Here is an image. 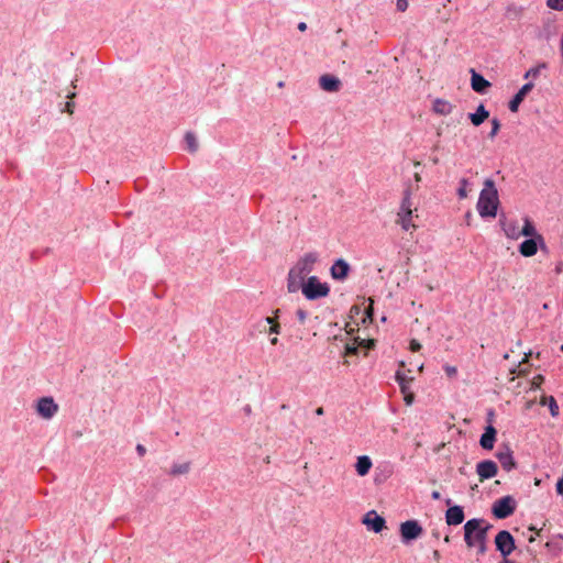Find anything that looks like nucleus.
Instances as JSON below:
<instances>
[{"label":"nucleus","mask_w":563,"mask_h":563,"mask_svg":"<svg viewBox=\"0 0 563 563\" xmlns=\"http://www.w3.org/2000/svg\"><path fill=\"white\" fill-rule=\"evenodd\" d=\"M319 261L317 252H307L300 256L290 267L287 275V290L290 294L299 291L300 287L308 279V275L314 269V265Z\"/></svg>","instance_id":"f257e3e1"},{"label":"nucleus","mask_w":563,"mask_h":563,"mask_svg":"<svg viewBox=\"0 0 563 563\" xmlns=\"http://www.w3.org/2000/svg\"><path fill=\"white\" fill-rule=\"evenodd\" d=\"M499 207L498 190L493 179L484 180V187L479 192L476 209L482 218H495Z\"/></svg>","instance_id":"f03ea898"},{"label":"nucleus","mask_w":563,"mask_h":563,"mask_svg":"<svg viewBox=\"0 0 563 563\" xmlns=\"http://www.w3.org/2000/svg\"><path fill=\"white\" fill-rule=\"evenodd\" d=\"M418 209L413 207L411 190L406 189L397 212V224L406 232L415 231L417 225L413 223V217H418Z\"/></svg>","instance_id":"7ed1b4c3"},{"label":"nucleus","mask_w":563,"mask_h":563,"mask_svg":"<svg viewBox=\"0 0 563 563\" xmlns=\"http://www.w3.org/2000/svg\"><path fill=\"white\" fill-rule=\"evenodd\" d=\"M490 525L483 519H471L464 525V540L468 548H475L477 543L486 541Z\"/></svg>","instance_id":"20e7f679"},{"label":"nucleus","mask_w":563,"mask_h":563,"mask_svg":"<svg viewBox=\"0 0 563 563\" xmlns=\"http://www.w3.org/2000/svg\"><path fill=\"white\" fill-rule=\"evenodd\" d=\"M299 290H301L306 299L318 300L329 296L330 286L328 283L321 282L317 276H309Z\"/></svg>","instance_id":"39448f33"},{"label":"nucleus","mask_w":563,"mask_h":563,"mask_svg":"<svg viewBox=\"0 0 563 563\" xmlns=\"http://www.w3.org/2000/svg\"><path fill=\"white\" fill-rule=\"evenodd\" d=\"M516 501L511 496H505L496 500L493 505V514L498 519H505L514 514Z\"/></svg>","instance_id":"423d86ee"},{"label":"nucleus","mask_w":563,"mask_h":563,"mask_svg":"<svg viewBox=\"0 0 563 563\" xmlns=\"http://www.w3.org/2000/svg\"><path fill=\"white\" fill-rule=\"evenodd\" d=\"M495 544L504 559H507L516 548L515 539L507 530H501L497 533L495 537Z\"/></svg>","instance_id":"0eeeda50"},{"label":"nucleus","mask_w":563,"mask_h":563,"mask_svg":"<svg viewBox=\"0 0 563 563\" xmlns=\"http://www.w3.org/2000/svg\"><path fill=\"white\" fill-rule=\"evenodd\" d=\"M422 527L416 520H408L400 525V536L402 542H409L418 539L422 534Z\"/></svg>","instance_id":"6e6552de"},{"label":"nucleus","mask_w":563,"mask_h":563,"mask_svg":"<svg viewBox=\"0 0 563 563\" xmlns=\"http://www.w3.org/2000/svg\"><path fill=\"white\" fill-rule=\"evenodd\" d=\"M58 411V405L52 397H43L36 404V412L44 419H52Z\"/></svg>","instance_id":"1a4fd4ad"},{"label":"nucleus","mask_w":563,"mask_h":563,"mask_svg":"<svg viewBox=\"0 0 563 563\" xmlns=\"http://www.w3.org/2000/svg\"><path fill=\"white\" fill-rule=\"evenodd\" d=\"M350 271V264L345 260L339 258L330 267V275L333 279L343 282L347 278Z\"/></svg>","instance_id":"9d476101"},{"label":"nucleus","mask_w":563,"mask_h":563,"mask_svg":"<svg viewBox=\"0 0 563 563\" xmlns=\"http://www.w3.org/2000/svg\"><path fill=\"white\" fill-rule=\"evenodd\" d=\"M497 471V464L490 460L482 461L476 465V473L481 482L495 477Z\"/></svg>","instance_id":"9b49d317"},{"label":"nucleus","mask_w":563,"mask_h":563,"mask_svg":"<svg viewBox=\"0 0 563 563\" xmlns=\"http://www.w3.org/2000/svg\"><path fill=\"white\" fill-rule=\"evenodd\" d=\"M539 244H543V238L541 235L525 240L519 245V252L525 257H531L537 254Z\"/></svg>","instance_id":"f8f14e48"},{"label":"nucleus","mask_w":563,"mask_h":563,"mask_svg":"<svg viewBox=\"0 0 563 563\" xmlns=\"http://www.w3.org/2000/svg\"><path fill=\"white\" fill-rule=\"evenodd\" d=\"M363 523L366 525L368 529L378 533L385 528L386 522L385 519L382 516L377 515L376 511L371 510L365 515Z\"/></svg>","instance_id":"ddd939ff"},{"label":"nucleus","mask_w":563,"mask_h":563,"mask_svg":"<svg viewBox=\"0 0 563 563\" xmlns=\"http://www.w3.org/2000/svg\"><path fill=\"white\" fill-rule=\"evenodd\" d=\"M500 224L507 238L511 240H518L520 238V227L517 220H508L504 218L500 219Z\"/></svg>","instance_id":"4468645a"},{"label":"nucleus","mask_w":563,"mask_h":563,"mask_svg":"<svg viewBox=\"0 0 563 563\" xmlns=\"http://www.w3.org/2000/svg\"><path fill=\"white\" fill-rule=\"evenodd\" d=\"M319 85L327 92H336L341 88L340 79L332 75H322L319 78Z\"/></svg>","instance_id":"2eb2a0df"},{"label":"nucleus","mask_w":563,"mask_h":563,"mask_svg":"<svg viewBox=\"0 0 563 563\" xmlns=\"http://www.w3.org/2000/svg\"><path fill=\"white\" fill-rule=\"evenodd\" d=\"M445 520L449 526H457L464 521V511L461 506H452L445 512Z\"/></svg>","instance_id":"dca6fc26"},{"label":"nucleus","mask_w":563,"mask_h":563,"mask_svg":"<svg viewBox=\"0 0 563 563\" xmlns=\"http://www.w3.org/2000/svg\"><path fill=\"white\" fill-rule=\"evenodd\" d=\"M471 87L477 93H485L487 88L490 87V82L486 80L482 75L476 73L474 69L471 70Z\"/></svg>","instance_id":"f3484780"},{"label":"nucleus","mask_w":563,"mask_h":563,"mask_svg":"<svg viewBox=\"0 0 563 563\" xmlns=\"http://www.w3.org/2000/svg\"><path fill=\"white\" fill-rule=\"evenodd\" d=\"M533 88V84L528 82L525 84L519 91L514 96V98L509 101V110L511 112H517L520 103L523 101L527 93Z\"/></svg>","instance_id":"a211bd4d"},{"label":"nucleus","mask_w":563,"mask_h":563,"mask_svg":"<svg viewBox=\"0 0 563 563\" xmlns=\"http://www.w3.org/2000/svg\"><path fill=\"white\" fill-rule=\"evenodd\" d=\"M496 429L489 424L485 428V432L482 434L479 444L485 450H492L496 440Z\"/></svg>","instance_id":"6ab92c4d"},{"label":"nucleus","mask_w":563,"mask_h":563,"mask_svg":"<svg viewBox=\"0 0 563 563\" xmlns=\"http://www.w3.org/2000/svg\"><path fill=\"white\" fill-rule=\"evenodd\" d=\"M496 456L506 471H510L515 467L516 464L514 461L512 452L509 448L506 446L504 450H499Z\"/></svg>","instance_id":"aec40b11"},{"label":"nucleus","mask_w":563,"mask_h":563,"mask_svg":"<svg viewBox=\"0 0 563 563\" xmlns=\"http://www.w3.org/2000/svg\"><path fill=\"white\" fill-rule=\"evenodd\" d=\"M373 466L372 460L367 455H361L355 463V471L358 476H366Z\"/></svg>","instance_id":"412c9836"},{"label":"nucleus","mask_w":563,"mask_h":563,"mask_svg":"<svg viewBox=\"0 0 563 563\" xmlns=\"http://www.w3.org/2000/svg\"><path fill=\"white\" fill-rule=\"evenodd\" d=\"M432 109L438 114L448 115L452 112L453 104L448 100L438 98L433 101Z\"/></svg>","instance_id":"4be33fe9"},{"label":"nucleus","mask_w":563,"mask_h":563,"mask_svg":"<svg viewBox=\"0 0 563 563\" xmlns=\"http://www.w3.org/2000/svg\"><path fill=\"white\" fill-rule=\"evenodd\" d=\"M488 117L489 112L486 110L484 104H479L476 109V112L468 114L471 122L475 126L481 125L486 119H488Z\"/></svg>","instance_id":"5701e85b"},{"label":"nucleus","mask_w":563,"mask_h":563,"mask_svg":"<svg viewBox=\"0 0 563 563\" xmlns=\"http://www.w3.org/2000/svg\"><path fill=\"white\" fill-rule=\"evenodd\" d=\"M190 462L174 463L169 470V475L179 476L185 475L190 471Z\"/></svg>","instance_id":"b1692460"},{"label":"nucleus","mask_w":563,"mask_h":563,"mask_svg":"<svg viewBox=\"0 0 563 563\" xmlns=\"http://www.w3.org/2000/svg\"><path fill=\"white\" fill-rule=\"evenodd\" d=\"M395 378L400 387L401 393H406L410 389V384L412 382L411 377H407L402 372L398 371L396 372Z\"/></svg>","instance_id":"393cba45"},{"label":"nucleus","mask_w":563,"mask_h":563,"mask_svg":"<svg viewBox=\"0 0 563 563\" xmlns=\"http://www.w3.org/2000/svg\"><path fill=\"white\" fill-rule=\"evenodd\" d=\"M537 230L534 228V225L532 224V222L528 219V218H525V223H523V227L520 228V236H537Z\"/></svg>","instance_id":"a878e982"},{"label":"nucleus","mask_w":563,"mask_h":563,"mask_svg":"<svg viewBox=\"0 0 563 563\" xmlns=\"http://www.w3.org/2000/svg\"><path fill=\"white\" fill-rule=\"evenodd\" d=\"M185 142L189 152L195 153L198 150V142L194 133L187 132L185 135Z\"/></svg>","instance_id":"bb28decb"},{"label":"nucleus","mask_w":563,"mask_h":563,"mask_svg":"<svg viewBox=\"0 0 563 563\" xmlns=\"http://www.w3.org/2000/svg\"><path fill=\"white\" fill-rule=\"evenodd\" d=\"M470 181L465 178L460 180V187L457 189V196L460 199H465L468 196Z\"/></svg>","instance_id":"cd10ccee"},{"label":"nucleus","mask_w":563,"mask_h":563,"mask_svg":"<svg viewBox=\"0 0 563 563\" xmlns=\"http://www.w3.org/2000/svg\"><path fill=\"white\" fill-rule=\"evenodd\" d=\"M264 321H265L267 324H269V325H271V327H269V329H268V333H269V334H275V335L279 334V332H280V325H279V323H277V322H276V320H275V318H274V317H266V318L264 319Z\"/></svg>","instance_id":"c85d7f7f"},{"label":"nucleus","mask_w":563,"mask_h":563,"mask_svg":"<svg viewBox=\"0 0 563 563\" xmlns=\"http://www.w3.org/2000/svg\"><path fill=\"white\" fill-rule=\"evenodd\" d=\"M548 405H549V409H550V412H551V416L552 417H558L559 416V406L556 404V400L554 399V397L550 396L548 399Z\"/></svg>","instance_id":"c756f323"},{"label":"nucleus","mask_w":563,"mask_h":563,"mask_svg":"<svg viewBox=\"0 0 563 563\" xmlns=\"http://www.w3.org/2000/svg\"><path fill=\"white\" fill-rule=\"evenodd\" d=\"M547 5L556 11L563 10V0H547Z\"/></svg>","instance_id":"7c9ffc66"},{"label":"nucleus","mask_w":563,"mask_h":563,"mask_svg":"<svg viewBox=\"0 0 563 563\" xmlns=\"http://www.w3.org/2000/svg\"><path fill=\"white\" fill-rule=\"evenodd\" d=\"M500 130V122L498 119L494 118L492 120V131L489 133V137H495L497 135V133L499 132Z\"/></svg>","instance_id":"2f4dec72"},{"label":"nucleus","mask_w":563,"mask_h":563,"mask_svg":"<svg viewBox=\"0 0 563 563\" xmlns=\"http://www.w3.org/2000/svg\"><path fill=\"white\" fill-rule=\"evenodd\" d=\"M443 369L445 372V374L450 377V378H453L456 376L457 374V368L455 366H452V365H444L443 366Z\"/></svg>","instance_id":"473e14b6"},{"label":"nucleus","mask_w":563,"mask_h":563,"mask_svg":"<svg viewBox=\"0 0 563 563\" xmlns=\"http://www.w3.org/2000/svg\"><path fill=\"white\" fill-rule=\"evenodd\" d=\"M408 0H396L397 10L400 12H405L408 9Z\"/></svg>","instance_id":"72a5a7b5"},{"label":"nucleus","mask_w":563,"mask_h":563,"mask_svg":"<svg viewBox=\"0 0 563 563\" xmlns=\"http://www.w3.org/2000/svg\"><path fill=\"white\" fill-rule=\"evenodd\" d=\"M404 395V400L406 402L407 406H410L412 405L413 400H415V396L409 390H407L406 393H402Z\"/></svg>","instance_id":"f704fd0d"},{"label":"nucleus","mask_w":563,"mask_h":563,"mask_svg":"<svg viewBox=\"0 0 563 563\" xmlns=\"http://www.w3.org/2000/svg\"><path fill=\"white\" fill-rule=\"evenodd\" d=\"M409 349H410V351H412V352H418V351H420V349H421V344H420V342H419L418 340L412 339V340L410 341V346H409Z\"/></svg>","instance_id":"c9c22d12"},{"label":"nucleus","mask_w":563,"mask_h":563,"mask_svg":"<svg viewBox=\"0 0 563 563\" xmlns=\"http://www.w3.org/2000/svg\"><path fill=\"white\" fill-rule=\"evenodd\" d=\"M296 317L298 318L300 323H305V321L307 319V312L302 309H298L296 311Z\"/></svg>","instance_id":"e433bc0d"},{"label":"nucleus","mask_w":563,"mask_h":563,"mask_svg":"<svg viewBox=\"0 0 563 563\" xmlns=\"http://www.w3.org/2000/svg\"><path fill=\"white\" fill-rule=\"evenodd\" d=\"M555 489L556 493L563 497V476L556 482Z\"/></svg>","instance_id":"4c0bfd02"},{"label":"nucleus","mask_w":563,"mask_h":563,"mask_svg":"<svg viewBox=\"0 0 563 563\" xmlns=\"http://www.w3.org/2000/svg\"><path fill=\"white\" fill-rule=\"evenodd\" d=\"M475 548H477V551H478L479 554H484L486 552V550H487L486 541L477 543V545Z\"/></svg>","instance_id":"58836bf2"},{"label":"nucleus","mask_w":563,"mask_h":563,"mask_svg":"<svg viewBox=\"0 0 563 563\" xmlns=\"http://www.w3.org/2000/svg\"><path fill=\"white\" fill-rule=\"evenodd\" d=\"M136 452L140 456H144L145 453H146V449L143 444H137L136 445Z\"/></svg>","instance_id":"ea45409f"},{"label":"nucleus","mask_w":563,"mask_h":563,"mask_svg":"<svg viewBox=\"0 0 563 563\" xmlns=\"http://www.w3.org/2000/svg\"><path fill=\"white\" fill-rule=\"evenodd\" d=\"M538 74H539V69H537V68H531V69H529V70L526 73L525 77H526V78H528V77H530V76L536 77Z\"/></svg>","instance_id":"a19ab883"},{"label":"nucleus","mask_w":563,"mask_h":563,"mask_svg":"<svg viewBox=\"0 0 563 563\" xmlns=\"http://www.w3.org/2000/svg\"><path fill=\"white\" fill-rule=\"evenodd\" d=\"M65 111H67L68 113H73L74 111V103L68 101L65 103Z\"/></svg>","instance_id":"79ce46f5"},{"label":"nucleus","mask_w":563,"mask_h":563,"mask_svg":"<svg viewBox=\"0 0 563 563\" xmlns=\"http://www.w3.org/2000/svg\"><path fill=\"white\" fill-rule=\"evenodd\" d=\"M366 314H367V318L372 319V316H373V300L372 299H371L369 307L366 309Z\"/></svg>","instance_id":"37998d69"},{"label":"nucleus","mask_w":563,"mask_h":563,"mask_svg":"<svg viewBox=\"0 0 563 563\" xmlns=\"http://www.w3.org/2000/svg\"><path fill=\"white\" fill-rule=\"evenodd\" d=\"M357 349L355 346L347 345L346 346V353L354 354L356 353Z\"/></svg>","instance_id":"c03bdc74"},{"label":"nucleus","mask_w":563,"mask_h":563,"mask_svg":"<svg viewBox=\"0 0 563 563\" xmlns=\"http://www.w3.org/2000/svg\"><path fill=\"white\" fill-rule=\"evenodd\" d=\"M298 30L301 31V32L306 31L307 30V24L305 22H300L298 24Z\"/></svg>","instance_id":"a18cd8bd"},{"label":"nucleus","mask_w":563,"mask_h":563,"mask_svg":"<svg viewBox=\"0 0 563 563\" xmlns=\"http://www.w3.org/2000/svg\"><path fill=\"white\" fill-rule=\"evenodd\" d=\"M431 496H432L433 499H440L441 494L439 492L434 490V492H432Z\"/></svg>","instance_id":"49530a36"},{"label":"nucleus","mask_w":563,"mask_h":563,"mask_svg":"<svg viewBox=\"0 0 563 563\" xmlns=\"http://www.w3.org/2000/svg\"><path fill=\"white\" fill-rule=\"evenodd\" d=\"M277 343H278V339H277V336H272V339H271V344H272V345H276Z\"/></svg>","instance_id":"de8ad7c7"},{"label":"nucleus","mask_w":563,"mask_h":563,"mask_svg":"<svg viewBox=\"0 0 563 563\" xmlns=\"http://www.w3.org/2000/svg\"><path fill=\"white\" fill-rule=\"evenodd\" d=\"M75 97H76V92L75 91H70V92L67 93V98L68 99H73Z\"/></svg>","instance_id":"09e8293b"},{"label":"nucleus","mask_w":563,"mask_h":563,"mask_svg":"<svg viewBox=\"0 0 563 563\" xmlns=\"http://www.w3.org/2000/svg\"><path fill=\"white\" fill-rule=\"evenodd\" d=\"M316 413H317L318 416L323 415V408H322V407L317 408Z\"/></svg>","instance_id":"8fccbe9b"},{"label":"nucleus","mask_w":563,"mask_h":563,"mask_svg":"<svg viewBox=\"0 0 563 563\" xmlns=\"http://www.w3.org/2000/svg\"><path fill=\"white\" fill-rule=\"evenodd\" d=\"M415 180H416V181H420V180H421V176H420V174H419V173H416V174H415Z\"/></svg>","instance_id":"3c124183"},{"label":"nucleus","mask_w":563,"mask_h":563,"mask_svg":"<svg viewBox=\"0 0 563 563\" xmlns=\"http://www.w3.org/2000/svg\"><path fill=\"white\" fill-rule=\"evenodd\" d=\"M284 86H285V82H284V81H278V82H277V87H278V88H283Z\"/></svg>","instance_id":"603ef678"},{"label":"nucleus","mask_w":563,"mask_h":563,"mask_svg":"<svg viewBox=\"0 0 563 563\" xmlns=\"http://www.w3.org/2000/svg\"><path fill=\"white\" fill-rule=\"evenodd\" d=\"M499 563H514L512 561L508 560V559H504L501 562Z\"/></svg>","instance_id":"864d4df0"},{"label":"nucleus","mask_w":563,"mask_h":563,"mask_svg":"<svg viewBox=\"0 0 563 563\" xmlns=\"http://www.w3.org/2000/svg\"><path fill=\"white\" fill-rule=\"evenodd\" d=\"M534 540H536V537H534V536H531V537L529 538V542H533Z\"/></svg>","instance_id":"5fc2aeb1"},{"label":"nucleus","mask_w":563,"mask_h":563,"mask_svg":"<svg viewBox=\"0 0 563 563\" xmlns=\"http://www.w3.org/2000/svg\"><path fill=\"white\" fill-rule=\"evenodd\" d=\"M71 85H73V88L75 89V88H76V80H75V81H73V84H71Z\"/></svg>","instance_id":"6e6d98bb"},{"label":"nucleus","mask_w":563,"mask_h":563,"mask_svg":"<svg viewBox=\"0 0 563 563\" xmlns=\"http://www.w3.org/2000/svg\"><path fill=\"white\" fill-rule=\"evenodd\" d=\"M251 411V408L250 406L246 407V412H250Z\"/></svg>","instance_id":"4d7b16f0"},{"label":"nucleus","mask_w":563,"mask_h":563,"mask_svg":"<svg viewBox=\"0 0 563 563\" xmlns=\"http://www.w3.org/2000/svg\"><path fill=\"white\" fill-rule=\"evenodd\" d=\"M561 351H563V344L561 345Z\"/></svg>","instance_id":"13d9d810"}]
</instances>
